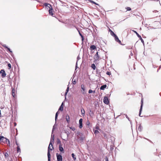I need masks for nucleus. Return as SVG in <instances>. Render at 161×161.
<instances>
[{"instance_id": "nucleus-1", "label": "nucleus", "mask_w": 161, "mask_h": 161, "mask_svg": "<svg viewBox=\"0 0 161 161\" xmlns=\"http://www.w3.org/2000/svg\"><path fill=\"white\" fill-rule=\"evenodd\" d=\"M53 147L52 142V140L50 141L47 150L48 161H51V155L50 151L52 150Z\"/></svg>"}, {"instance_id": "nucleus-2", "label": "nucleus", "mask_w": 161, "mask_h": 161, "mask_svg": "<svg viewBox=\"0 0 161 161\" xmlns=\"http://www.w3.org/2000/svg\"><path fill=\"white\" fill-rule=\"evenodd\" d=\"M81 92L82 94H85L86 93V87L84 84H81Z\"/></svg>"}, {"instance_id": "nucleus-3", "label": "nucleus", "mask_w": 161, "mask_h": 161, "mask_svg": "<svg viewBox=\"0 0 161 161\" xmlns=\"http://www.w3.org/2000/svg\"><path fill=\"white\" fill-rule=\"evenodd\" d=\"M7 140H8V139L3 136H0V143L2 142L5 143L7 142Z\"/></svg>"}, {"instance_id": "nucleus-4", "label": "nucleus", "mask_w": 161, "mask_h": 161, "mask_svg": "<svg viewBox=\"0 0 161 161\" xmlns=\"http://www.w3.org/2000/svg\"><path fill=\"white\" fill-rule=\"evenodd\" d=\"M56 156L58 161H62V157L61 154L57 153Z\"/></svg>"}, {"instance_id": "nucleus-5", "label": "nucleus", "mask_w": 161, "mask_h": 161, "mask_svg": "<svg viewBox=\"0 0 161 161\" xmlns=\"http://www.w3.org/2000/svg\"><path fill=\"white\" fill-rule=\"evenodd\" d=\"M103 102L106 104H108L109 103V101L107 97H104L103 98Z\"/></svg>"}, {"instance_id": "nucleus-6", "label": "nucleus", "mask_w": 161, "mask_h": 161, "mask_svg": "<svg viewBox=\"0 0 161 161\" xmlns=\"http://www.w3.org/2000/svg\"><path fill=\"white\" fill-rule=\"evenodd\" d=\"M0 74H1L2 77L3 78L5 77L6 76L5 71L3 69H2L0 71Z\"/></svg>"}, {"instance_id": "nucleus-7", "label": "nucleus", "mask_w": 161, "mask_h": 161, "mask_svg": "<svg viewBox=\"0 0 161 161\" xmlns=\"http://www.w3.org/2000/svg\"><path fill=\"white\" fill-rule=\"evenodd\" d=\"M141 107H140V109L139 114V116L140 117L141 116V113L142 111V107H143V100L142 99H141Z\"/></svg>"}, {"instance_id": "nucleus-8", "label": "nucleus", "mask_w": 161, "mask_h": 161, "mask_svg": "<svg viewBox=\"0 0 161 161\" xmlns=\"http://www.w3.org/2000/svg\"><path fill=\"white\" fill-rule=\"evenodd\" d=\"M114 37L115 41L116 42H118L119 44L122 45V44L121 43V41L119 39L118 37L116 36H116H115Z\"/></svg>"}, {"instance_id": "nucleus-9", "label": "nucleus", "mask_w": 161, "mask_h": 161, "mask_svg": "<svg viewBox=\"0 0 161 161\" xmlns=\"http://www.w3.org/2000/svg\"><path fill=\"white\" fill-rule=\"evenodd\" d=\"M59 149L60 151L63 153H64V148L62 147V145H59Z\"/></svg>"}, {"instance_id": "nucleus-10", "label": "nucleus", "mask_w": 161, "mask_h": 161, "mask_svg": "<svg viewBox=\"0 0 161 161\" xmlns=\"http://www.w3.org/2000/svg\"><path fill=\"white\" fill-rule=\"evenodd\" d=\"M51 9L50 8V9L48 10L49 13L50 15H51L52 16H53V9L52 8V7H51Z\"/></svg>"}, {"instance_id": "nucleus-11", "label": "nucleus", "mask_w": 161, "mask_h": 161, "mask_svg": "<svg viewBox=\"0 0 161 161\" xmlns=\"http://www.w3.org/2000/svg\"><path fill=\"white\" fill-rule=\"evenodd\" d=\"M65 119L68 123L70 122L69 117L68 114H67L65 116Z\"/></svg>"}, {"instance_id": "nucleus-12", "label": "nucleus", "mask_w": 161, "mask_h": 161, "mask_svg": "<svg viewBox=\"0 0 161 161\" xmlns=\"http://www.w3.org/2000/svg\"><path fill=\"white\" fill-rule=\"evenodd\" d=\"M63 108H64V104L63 103H62L60 106L59 107V109H58V111L60 110L61 111H62L63 110Z\"/></svg>"}, {"instance_id": "nucleus-13", "label": "nucleus", "mask_w": 161, "mask_h": 161, "mask_svg": "<svg viewBox=\"0 0 161 161\" xmlns=\"http://www.w3.org/2000/svg\"><path fill=\"white\" fill-rule=\"evenodd\" d=\"M107 87V85L106 84L102 86L100 88L101 90H103Z\"/></svg>"}, {"instance_id": "nucleus-14", "label": "nucleus", "mask_w": 161, "mask_h": 161, "mask_svg": "<svg viewBox=\"0 0 161 161\" xmlns=\"http://www.w3.org/2000/svg\"><path fill=\"white\" fill-rule=\"evenodd\" d=\"M52 140V142H54V135H53V132H52V135H51V140Z\"/></svg>"}, {"instance_id": "nucleus-15", "label": "nucleus", "mask_w": 161, "mask_h": 161, "mask_svg": "<svg viewBox=\"0 0 161 161\" xmlns=\"http://www.w3.org/2000/svg\"><path fill=\"white\" fill-rule=\"evenodd\" d=\"M109 31L110 32V34L111 35L113 36L114 37L116 35H115V33L110 29H109Z\"/></svg>"}, {"instance_id": "nucleus-16", "label": "nucleus", "mask_w": 161, "mask_h": 161, "mask_svg": "<svg viewBox=\"0 0 161 161\" xmlns=\"http://www.w3.org/2000/svg\"><path fill=\"white\" fill-rule=\"evenodd\" d=\"M81 115L84 116L85 115V111L84 108H82L81 109Z\"/></svg>"}, {"instance_id": "nucleus-17", "label": "nucleus", "mask_w": 161, "mask_h": 161, "mask_svg": "<svg viewBox=\"0 0 161 161\" xmlns=\"http://www.w3.org/2000/svg\"><path fill=\"white\" fill-rule=\"evenodd\" d=\"M95 57H96V60H98L99 58V56L98 55V53L97 52V53L95 55Z\"/></svg>"}, {"instance_id": "nucleus-18", "label": "nucleus", "mask_w": 161, "mask_h": 161, "mask_svg": "<svg viewBox=\"0 0 161 161\" xmlns=\"http://www.w3.org/2000/svg\"><path fill=\"white\" fill-rule=\"evenodd\" d=\"M80 59V58L79 57V56H78L77 57V61L76 62V65H75V69L76 70V69L77 68V61L79 60Z\"/></svg>"}, {"instance_id": "nucleus-19", "label": "nucleus", "mask_w": 161, "mask_h": 161, "mask_svg": "<svg viewBox=\"0 0 161 161\" xmlns=\"http://www.w3.org/2000/svg\"><path fill=\"white\" fill-rule=\"evenodd\" d=\"M96 48V46L95 45H92L90 47V48L91 50H94Z\"/></svg>"}, {"instance_id": "nucleus-20", "label": "nucleus", "mask_w": 161, "mask_h": 161, "mask_svg": "<svg viewBox=\"0 0 161 161\" xmlns=\"http://www.w3.org/2000/svg\"><path fill=\"white\" fill-rule=\"evenodd\" d=\"M12 95L13 97H14L15 96V90L14 89H13L12 90Z\"/></svg>"}, {"instance_id": "nucleus-21", "label": "nucleus", "mask_w": 161, "mask_h": 161, "mask_svg": "<svg viewBox=\"0 0 161 161\" xmlns=\"http://www.w3.org/2000/svg\"><path fill=\"white\" fill-rule=\"evenodd\" d=\"M142 128V127L141 126V124H140L138 128V130L139 131H141Z\"/></svg>"}, {"instance_id": "nucleus-22", "label": "nucleus", "mask_w": 161, "mask_h": 161, "mask_svg": "<svg viewBox=\"0 0 161 161\" xmlns=\"http://www.w3.org/2000/svg\"><path fill=\"white\" fill-rule=\"evenodd\" d=\"M91 67L92 68L93 70H95L96 68V66L94 64H92L91 65Z\"/></svg>"}, {"instance_id": "nucleus-23", "label": "nucleus", "mask_w": 161, "mask_h": 161, "mask_svg": "<svg viewBox=\"0 0 161 161\" xmlns=\"http://www.w3.org/2000/svg\"><path fill=\"white\" fill-rule=\"evenodd\" d=\"M58 112H56V114H55V121H56L57 119L58 118Z\"/></svg>"}, {"instance_id": "nucleus-24", "label": "nucleus", "mask_w": 161, "mask_h": 161, "mask_svg": "<svg viewBox=\"0 0 161 161\" xmlns=\"http://www.w3.org/2000/svg\"><path fill=\"white\" fill-rule=\"evenodd\" d=\"M88 0L91 3H93L95 4H96V5H99V4H97V3H96V2H94L93 1H92V0Z\"/></svg>"}, {"instance_id": "nucleus-25", "label": "nucleus", "mask_w": 161, "mask_h": 161, "mask_svg": "<svg viewBox=\"0 0 161 161\" xmlns=\"http://www.w3.org/2000/svg\"><path fill=\"white\" fill-rule=\"evenodd\" d=\"M71 156L73 158V159L75 160L76 159V157H75V155L74 154V153H72V154H71Z\"/></svg>"}, {"instance_id": "nucleus-26", "label": "nucleus", "mask_w": 161, "mask_h": 161, "mask_svg": "<svg viewBox=\"0 0 161 161\" xmlns=\"http://www.w3.org/2000/svg\"><path fill=\"white\" fill-rule=\"evenodd\" d=\"M69 91V87L68 86V87L66 90V92L65 93V95L66 96V95L67 94L68 92Z\"/></svg>"}, {"instance_id": "nucleus-27", "label": "nucleus", "mask_w": 161, "mask_h": 161, "mask_svg": "<svg viewBox=\"0 0 161 161\" xmlns=\"http://www.w3.org/2000/svg\"><path fill=\"white\" fill-rule=\"evenodd\" d=\"M134 33H136V35L137 36L139 37H140V36H141L137 32H136V31H134V30H133L132 31Z\"/></svg>"}, {"instance_id": "nucleus-28", "label": "nucleus", "mask_w": 161, "mask_h": 161, "mask_svg": "<svg viewBox=\"0 0 161 161\" xmlns=\"http://www.w3.org/2000/svg\"><path fill=\"white\" fill-rule=\"evenodd\" d=\"M20 152V149L19 147V146H18L17 147V152Z\"/></svg>"}, {"instance_id": "nucleus-29", "label": "nucleus", "mask_w": 161, "mask_h": 161, "mask_svg": "<svg viewBox=\"0 0 161 161\" xmlns=\"http://www.w3.org/2000/svg\"><path fill=\"white\" fill-rule=\"evenodd\" d=\"M44 5L46 7H47V6H50V4L48 3H44Z\"/></svg>"}, {"instance_id": "nucleus-30", "label": "nucleus", "mask_w": 161, "mask_h": 161, "mask_svg": "<svg viewBox=\"0 0 161 161\" xmlns=\"http://www.w3.org/2000/svg\"><path fill=\"white\" fill-rule=\"evenodd\" d=\"M84 137H79V140H80L81 142H83V140L84 139Z\"/></svg>"}, {"instance_id": "nucleus-31", "label": "nucleus", "mask_w": 161, "mask_h": 161, "mask_svg": "<svg viewBox=\"0 0 161 161\" xmlns=\"http://www.w3.org/2000/svg\"><path fill=\"white\" fill-rule=\"evenodd\" d=\"M57 142L58 144H59V145H62L61 144V142L59 139H57Z\"/></svg>"}, {"instance_id": "nucleus-32", "label": "nucleus", "mask_w": 161, "mask_h": 161, "mask_svg": "<svg viewBox=\"0 0 161 161\" xmlns=\"http://www.w3.org/2000/svg\"><path fill=\"white\" fill-rule=\"evenodd\" d=\"M8 155L7 153H6L4 154V156L5 158H7L8 157Z\"/></svg>"}, {"instance_id": "nucleus-33", "label": "nucleus", "mask_w": 161, "mask_h": 161, "mask_svg": "<svg viewBox=\"0 0 161 161\" xmlns=\"http://www.w3.org/2000/svg\"><path fill=\"white\" fill-rule=\"evenodd\" d=\"M69 128L73 131H74L75 130V128L74 127H72V126L70 127Z\"/></svg>"}, {"instance_id": "nucleus-34", "label": "nucleus", "mask_w": 161, "mask_h": 161, "mask_svg": "<svg viewBox=\"0 0 161 161\" xmlns=\"http://www.w3.org/2000/svg\"><path fill=\"white\" fill-rule=\"evenodd\" d=\"M139 38H140V39L141 40L142 42L144 44V41L143 40V39H142V38L141 36H140V37H139Z\"/></svg>"}, {"instance_id": "nucleus-35", "label": "nucleus", "mask_w": 161, "mask_h": 161, "mask_svg": "<svg viewBox=\"0 0 161 161\" xmlns=\"http://www.w3.org/2000/svg\"><path fill=\"white\" fill-rule=\"evenodd\" d=\"M124 115H125V117H126V118H127L128 119V120L130 122V123L131 124V121L130 120L129 118L128 117V116H127V115L126 114H124Z\"/></svg>"}, {"instance_id": "nucleus-36", "label": "nucleus", "mask_w": 161, "mask_h": 161, "mask_svg": "<svg viewBox=\"0 0 161 161\" xmlns=\"http://www.w3.org/2000/svg\"><path fill=\"white\" fill-rule=\"evenodd\" d=\"M99 132L97 130H95L94 131V133L95 134H97Z\"/></svg>"}, {"instance_id": "nucleus-37", "label": "nucleus", "mask_w": 161, "mask_h": 161, "mask_svg": "<svg viewBox=\"0 0 161 161\" xmlns=\"http://www.w3.org/2000/svg\"><path fill=\"white\" fill-rule=\"evenodd\" d=\"M83 119H80L79 120V124L82 123Z\"/></svg>"}, {"instance_id": "nucleus-38", "label": "nucleus", "mask_w": 161, "mask_h": 161, "mask_svg": "<svg viewBox=\"0 0 161 161\" xmlns=\"http://www.w3.org/2000/svg\"><path fill=\"white\" fill-rule=\"evenodd\" d=\"M8 142V145L9 146H10V141H9V140L8 139V140H7V142Z\"/></svg>"}, {"instance_id": "nucleus-39", "label": "nucleus", "mask_w": 161, "mask_h": 161, "mask_svg": "<svg viewBox=\"0 0 161 161\" xmlns=\"http://www.w3.org/2000/svg\"><path fill=\"white\" fill-rule=\"evenodd\" d=\"M106 74L107 75H111V73L110 72H109V71H107L106 73Z\"/></svg>"}, {"instance_id": "nucleus-40", "label": "nucleus", "mask_w": 161, "mask_h": 161, "mask_svg": "<svg viewBox=\"0 0 161 161\" xmlns=\"http://www.w3.org/2000/svg\"><path fill=\"white\" fill-rule=\"evenodd\" d=\"M8 67H9V69H10L11 68V65L10 64H8Z\"/></svg>"}, {"instance_id": "nucleus-41", "label": "nucleus", "mask_w": 161, "mask_h": 161, "mask_svg": "<svg viewBox=\"0 0 161 161\" xmlns=\"http://www.w3.org/2000/svg\"><path fill=\"white\" fill-rule=\"evenodd\" d=\"M90 124V123L89 121V120H88L86 122V125L88 126Z\"/></svg>"}, {"instance_id": "nucleus-42", "label": "nucleus", "mask_w": 161, "mask_h": 161, "mask_svg": "<svg viewBox=\"0 0 161 161\" xmlns=\"http://www.w3.org/2000/svg\"><path fill=\"white\" fill-rule=\"evenodd\" d=\"M93 92V91H92V90H89L88 91V93L89 94H91Z\"/></svg>"}, {"instance_id": "nucleus-43", "label": "nucleus", "mask_w": 161, "mask_h": 161, "mask_svg": "<svg viewBox=\"0 0 161 161\" xmlns=\"http://www.w3.org/2000/svg\"><path fill=\"white\" fill-rule=\"evenodd\" d=\"M79 128H81L82 127V123L79 124Z\"/></svg>"}, {"instance_id": "nucleus-44", "label": "nucleus", "mask_w": 161, "mask_h": 161, "mask_svg": "<svg viewBox=\"0 0 161 161\" xmlns=\"http://www.w3.org/2000/svg\"><path fill=\"white\" fill-rule=\"evenodd\" d=\"M126 9L128 11H130L131 10V8L129 7H128L126 8Z\"/></svg>"}, {"instance_id": "nucleus-45", "label": "nucleus", "mask_w": 161, "mask_h": 161, "mask_svg": "<svg viewBox=\"0 0 161 161\" xmlns=\"http://www.w3.org/2000/svg\"><path fill=\"white\" fill-rule=\"evenodd\" d=\"M51 7H52V6L50 4V6H47V8L48 9H50V8H51Z\"/></svg>"}, {"instance_id": "nucleus-46", "label": "nucleus", "mask_w": 161, "mask_h": 161, "mask_svg": "<svg viewBox=\"0 0 161 161\" xmlns=\"http://www.w3.org/2000/svg\"><path fill=\"white\" fill-rule=\"evenodd\" d=\"M55 125L53 126V129H52V132H53V130H55Z\"/></svg>"}, {"instance_id": "nucleus-47", "label": "nucleus", "mask_w": 161, "mask_h": 161, "mask_svg": "<svg viewBox=\"0 0 161 161\" xmlns=\"http://www.w3.org/2000/svg\"><path fill=\"white\" fill-rule=\"evenodd\" d=\"M3 46L4 47H5L6 48H8V47L6 45H5V44H4L3 45Z\"/></svg>"}, {"instance_id": "nucleus-48", "label": "nucleus", "mask_w": 161, "mask_h": 161, "mask_svg": "<svg viewBox=\"0 0 161 161\" xmlns=\"http://www.w3.org/2000/svg\"><path fill=\"white\" fill-rule=\"evenodd\" d=\"M8 50L11 53H12V51L10 49V48H8H8H7Z\"/></svg>"}, {"instance_id": "nucleus-49", "label": "nucleus", "mask_w": 161, "mask_h": 161, "mask_svg": "<svg viewBox=\"0 0 161 161\" xmlns=\"http://www.w3.org/2000/svg\"><path fill=\"white\" fill-rule=\"evenodd\" d=\"M93 112L91 110L90 111V115H91V114H93Z\"/></svg>"}, {"instance_id": "nucleus-50", "label": "nucleus", "mask_w": 161, "mask_h": 161, "mask_svg": "<svg viewBox=\"0 0 161 161\" xmlns=\"http://www.w3.org/2000/svg\"><path fill=\"white\" fill-rule=\"evenodd\" d=\"M105 161H108V158L107 157H105Z\"/></svg>"}, {"instance_id": "nucleus-51", "label": "nucleus", "mask_w": 161, "mask_h": 161, "mask_svg": "<svg viewBox=\"0 0 161 161\" xmlns=\"http://www.w3.org/2000/svg\"><path fill=\"white\" fill-rule=\"evenodd\" d=\"M76 80H74V81H73V83L74 84H76Z\"/></svg>"}, {"instance_id": "nucleus-52", "label": "nucleus", "mask_w": 161, "mask_h": 161, "mask_svg": "<svg viewBox=\"0 0 161 161\" xmlns=\"http://www.w3.org/2000/svg\"><path fill=\"white\" fill-rule=\"evenodd\" d=\"M78 32H79V34L81 36H82V35L80 33V31L78 30Z\"/></svg>"}, {"instance_id": "nucleus-53", "label": "nucleus", "mask_w": 161, "mask_h": 161, "mask_svg": "<svg viewBox=\"0 0 161 161\" xmlns=\"http://www.w3.org/2000/svg\"><path fill=\"white\" fill-rule=\"evenodd\" d=\"M81 37L82 38V40L83 41V40H84V37L83 36V35H82V36H81Z\"/></svg>"}, {"instance_id": "nucleus-54", "label": "nucleus", "mask_w": 161, "mask_h": 161, "mask_svg": "<svg viewBox=\"0 0 161 161\" xmlns=\"http://www.w3.org/2000/svg\"><path fill=\"white\" fill-rule=\"evenodd\" d=\"M16 145L17 146H19V144L17 143V142H16Z\"/></svg>"}, {"instance_id": "nucleus-55", "label": "nucleus", "mask_w": 161, "mask_h": 161, "mask_svg": "<svg viewBox=\"0 0 161 161\" xmlns=\"http://www.w3.org/2000/svg\"><path fill=\"white\" fill-rule=\"evenodd\" d=\"M14 126H16V125H17V124H16V123H15H15H14Z\"/></svg>"}, {"instance_id": "nucleus-56", "label": "nucleus", "mask_w": 161, "mask_h": 161, "mask_svg": "<svg viewBox=\"0 0 161 161\" xmlns=\"http://www.w3.org/2000/svg\"><path fill=\"white\" fill-rule=\"evenodd\" d=\"M92 92H93V93H95V91L94 90V91H93Z\"/></svg>"}, {"instance_id": "nucleus-57", "label": "nucleus", "mask_w": 161, "mask_h": 161, "mask_svg": "<svg viewBox=\"0 0 161 161\" xmlns=\"http://www.w3.org/2000/svg\"><path fill=\"white\" fill-rule=\"evenodd\" d=\"M63 139V140H64L65 141H66L67 140V139Z\"/></svg>"}, {"instance_id": "nucleus-58", "label": "nucleus", "mask_w": 161, "mask_h": 161, "mask_svg": "<svg viewBox=\"0 0 161 161\" xmlns=\"http://www.w3.org/2000/svg\"><path fill=\"white\" fill-rule=\"evenodd\" d=\"M1 116V110H0V117Z\"/></svg>"}, {"instance_id": "nucleus-59", "label": "nucleus", "mask_w": 161, "mask_h": 161, "mask_svg": "<svg viewBox=\"0 0 161 161\" xmlns=\"http://www.w3.org/2000/svg\"><path fill=\"white\" fill-rule=\"evenodd\" d=\"M130 54H131V55H132H132H133V53H132L131 52Z\"/></svg>"}, {"instance_id": "nucleus-60", "label": "nucleus", "mask_w": 161, "mask_h": 161, "mask_svg": "<svg viewBox=\"0 0 161 161\" xmlns=\"http://www.w3.org/2000/svg\"><path fill=\"white\" fill-rule=\"evenodd\" d=\"M96 129H98V127H96Z\"/></svg>"}, {"instance_id": "nucleus-61", "label": "nucleus", "mask_w": 161, "mask_h": 161, "mask_svg": "<svg viewBox=\"0 0 161 161\" xmlns=\"http://www.w3.org/2000/svg\"><path fill=\"white\" fill-rule=\"evenodd\" d=\"M67 137H68V134H67Z\"/></svg>"}, {"instance_id": "nucleus-62", "label": "nucleus", "mask_w": 161, "mask_h": 161, "mask_svg": "<svg viewBox=\"0 0 161 161\" xmlns=\"http://www.w3.org/2000/svg\"><path fill=\"white\" fill-rule=\"evenodd\" d=\"M112 149H113V148H111V150H112Z\"/></svg>"}, {"instance_id": "nucleus-63", "label": "nucleus", "mask_w": 161, "mask_h": 161, "mask_svg": "<svg viewBox=\"0 0 161 161\" xmlns=\"http://www.w3.org/2000/svg\"><path fill=\"white\" fill-rule=\"evenodd\" d=\"M97 72L98 71V69H97Z\"/></svg>"}, {"instance_id": "nucleus-64", "label": "nucleus", "mask_w": 161, "mask_h": 161, "mask_svg": "<svg viewBox=\"0 0 161 161\" xmlns=\"http://www.w3.org/2000/svg\"><path fill=\"white\" fill-rule=\"evenodd\" d=\"M160 60L161 61V59H160Z\"/></svg>"}]
</instances>
